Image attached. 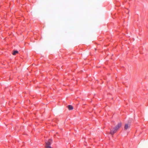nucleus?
I'll return each mask as SVG.
<instances>
[{
	"label": "nucleus",
	"mask_w": 148,
	"mask_h": 148,
	"mask_svg": "<svg viewBox=\"0 0 148 148\" xmlns=\"http://www.w3.org/2000/svg\"><path fill=\"white\" fill-rule=\"evenodd\" d=\"M52 142V140L50 139H49L48 141L46 142L45 147L46 148H52L51 147V145Z\"/></svg>",
	"instance_id": "obj_2"
},
{
	"label": "nucleus",
	"mask_w": 148,
	"mask_h": 148,
	"mask_svg": "<svg viewBox=\"0 0 148 148\" xmlns=\"http://www.w3.org/2000/svg\"><path fill=\"white\" fill-rule=\"evenodd\" d=\"M129 127V126L128 124H125L124 129L125 130H126Z\"/></svg>",
	"instance_id": "obj_4"
},
{
	"label": "nucleus",
	"mask_w": 148,
	"mask_h": 148,
	"mask_svg": "<svg viewBox=\"0 0 148 148\" xmlns=\"http://www.w3.org/2000/svg\"><path fill=\"white\" fill-rule=\"evenodd\" d=\"M122 125V123L121 122L119 123L118 124L114 127H112L110 129V133L112 135H113L116 133Z\"/></svg>",
	"instance_id": "obj_1"
},
{
	"label": "nucleus",
	"mask_w": 148,
	"mask_h": 148,
	"mask_svg": "<svg viewBox=\"0 0 148 148\" xmlns=\"http://www.w3.org/2000/svg\"><path fill=\"white\" fill-rule=\"evenodd\" d=\"M18 53V51H14L12 53V54L14 55H15L16 53Z\"/></svg>",
	"instance_id": "obj_5"
},
{
	"label": "nucleus",
	"mask_w": 148,
	"mask_h": 148,
	"mask_svg": "<svg viewBox=\"0 0 148 148\" xmlns=\"http://www.w3.org/2000/svg\"><path fill=\"white\" fill-rule=\"evenodd\" d=\"M68 109L69 110H71L73 109V106L71 105H69L68 106Z\"/></svg>",
	"instance_id": "obj_3"
}]
</instances>
